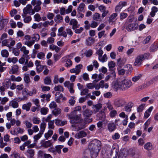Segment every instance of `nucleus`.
I'll use <instances>...</instances> for the list:
<instances>
[{"label": "nucleus", "instance_id": "1", "mask_svg": "<svg viewBox=\"0 0 158 158\" xmlns=\"http://www.w3.org/2000/svg\"><path fill=\"white\" fill-rule=\"evenodd\" d=\"M101 142L98 140L95 139L91 142L89 148L92 158L97 157L101 149Z\"/></svg>", "mask_w": 158, "mask_h": 158}, {"label": "nucleus", "instance_id": "41", "mask_svg": "<svg viewBox=\"0 0 158 158\" xmlns=\"http://www.w3.org/2000/svg\"><path fill=\"white\" fill-rule=\"evenodd\" d=\"M63 145H58L55 146V150L56 152H57L59 154H60L61 153V149L63 148Z\"/></svg>", "mask_w": 158, "mask_h": 158}, {"label": "nucleus", "instance_id": "37", "mask_svg": "<svg viewBox=\"0 0 158 158\" xmlns=\"http://www.w3.org/2000/svg\"><path fill=\"white\" fill-rule=\"evenodd\" d=\"M46 124L44 122L41 123L40 125V132L43 134L44 131L45 129Z\"/></svg>", "mask_w": 158, "mask_h": 158}, {"label": "nucleus", "instance_id": "56", "mask_svg": "<svg viewBox=\"0 0 158 158\" xmlns=\"http://www.w3.org/2000/svg\"><path fill=\"white\" fill-rule=\"evenodd\" d=\"M43 134H42L40 132L37 135H34V139L35 140V142H37V141L41 137L42 135Z\"/></svg>", "mask_w": 158, "mask_h": 158}, {"label": "nucleus", "instance_id": "5", "mask_svg": "<svg viewBox=\"0 0 158 158\" xmlns=\"http://www.w3.org/2000/svg\"><path fill=\"white\" fill-rule=\"evenodd\" d=\"M106 150L107 152H109L110 155L112 156L113 155V158H116L118 156V150L114 145L112 146L108 145L106 146Z\"/></svg>", "mask_w": 158, "mask_h": 158}, {"label": "nucleus", "instance_id": "58", "mask_svg": "<svg viewBox=\"0 0 158 158\" xmlns=\"http://www.w3.org/2000/svg\"><path fill=\"white\" fill-rule=\"evenodd\" d=\"M145 105V104H142L139 105L137 109V112H142L143 111Z\"/></svg>", "mask_w": 158, "mask_h": 158}, {"label": "nucleus", "instance_id": "45", "mask_svg": "<svg viewBox=\"0 0 158 158\" xmlns=\"http://www.w3.org/2000/svg\"><path fill=\"white\" fill-rule=\"evenodd\" d=\"M1 54L2 56L3 57H7L9 56V52L6 49L2 50L1 52Z\"/></svg>", "mask_w": 158, "mask_h": 158}, {"label": "nucleus", "instance_id": "33", "mask_svg": "<svg viewBox=\"0 0 158 158\" xmlns=\"http://www.w3.org/2000/svg\"><path fill=\"white\" fill-rule=\"evenodd\" d=\"M117 64L118 65V67H122L125 63V61L124 60H121V58H119L117 60Z\"/></svg>", "mask_w": 158, "mask_h": 158}, {"label": "nucleus", "instance_id": "11", "mask_svg": "<svg viewBox=\"0 0 158 158\" xmlns=\"http://www.w3.org/2000/svg\"><path fill=\"white\" fill-rule=\"evenodd\" d=\"M31 39L30 35H26L25 36L23 40H25V41L24 42V44L27 45L29 47H31L32 46L33 43L32 40H30Z\"/></svg>", "mask_w": 158, "mask_h": 158}, {"label": "nucleus", "instance_id": "31", "mask_svg": "<svg viewBox=\"0 0 158 158\" xmlns=\"http://www.w3.org/2000/svg\"><path fill=\"white\" fill-rule=\"evenodd\" d=\"M158 49V44L156 43L152 44L150 47V51L151 52H154Z\"/></svg>", "mask_w": 158, "mask_h": 158}, {"label": "nucleus", "instance_id": "38", "mask_svg": "<svg viewBox=\"0 0 158 158\" xmlns=\"http://www.w3.org/2000/svg\"><path fill=\"white\" fill-rule=\"evenodd\" d=\"M54 22L53 20H51L49 22L48 21H46L43 23V26L45 27H48V25L50 26L52 25L54 23Z\"/></svg>", "mask_w": 158, "mask_h": 158}, {"label": "nucleus", "instance_id": "6", "mask_svg": "<svg viewBox=\"0 0 158 158\" xmlns=\"http://www.w3.org/2000/svg\"><path fill=\"white\" fill-rule=\"evenodd\" d=\"M35 13V11L32 9V6L30 4H28L26 7L23 10V13L22 15L23 18L26 16L27 14H28L31 15H33Z\"/></svg>", "mask_w": 158, "mask_h": 158}, {"label": "nucleus", "instance_id": "26", "mask_svg": "<svg viewBox=\"0 0 158 158\" xmlns=\"http://www.w3.org/2000/svg\"><path fill=\"white\" fill-rule=\"evenodd\" d=\"M9 106H12L14 108H17L19 107V104L14 99L10 101Z\"/></svg>", "mask_w": 158, "mask_h": 158}, {"label": "nucleus", "instance_id": "59", "mask_svg": "<svg viewBox=\"0 0 158 158\" xmlns=\"http://www.w3.org/2000/svg\"><path fill=\"white\" fill-rule=\"evenodd\" d=\"M142 77V75L140 74L137 76L133 77L132 78V81L134 82H136L140 79Z\"/></svg>", "mask_w": 158, "mask_h": 158}, {"label": "nucleus", "instance_id": "15", "mask_svg": "<svg viewBox=\"0 0 158 158\" xmlns=\"http://www.w3.org/2000/svg\"><path fill=\"white\" fill-rule=\"evenodd\" d=\"M152 83L153 81H150L148 82L146 84H143L137 87L136 89V90L138 91L142 90L145 88H147Z\"/></svg>", "mask_w": 158, "mask_h": 158}, {"label": "nucleus", "instance_id": "3", "mask_svg": "<svg viewBox=\"0 0 158 158\" xmlns=\"http://www.w3.org/2000/svg\"><path fill=\"white\" fill-rule=\"evenodd\" d=\"M76 114L72 112L69 115L70 122L71 123H77L83 121L81 118V114L76 115Z\"/></svg>", "mask_w": 158, "mask_h": 158}, {"label": "nucleus", "instance_id": "61", "mask_svg": "<svg viewBox=\"0 0 158 158\" xmlns=\"http://www.w3.org/2000/svg\"><path fill=\"white\" fill-rule=\"evenodd\" d=\"M104 75L102 73H100L98 75V77L97 80H95L94 81L96 82H98L99 80L103 79L104 77Z\"/></svg>", "mask_w": 158, "mask_h": 158}, {"label": "nucleus", "instance_id": "52", "mask_svg": "<svg viewBox=\"0 0 158 158\" xmlns=\"http://www.w3.org/2000/svg\"><path fill=\"white\" fill-rule=\"evenodd\" d=\"M48 109L47 107H43L41 109L40 112L42 114L45 115L47 114Z\"/></svg>", "mask_w": 158, "mask_h": 158}, {"label": "nucleus", "instance_id": "19", "mask_svg": "<svg viewBox=\"0 0 158 158\" xmlns=\"http://www.w3.org/2000/svg\"><path fill=\"white\" fill-rule=\"evenodd\" d=\"M40 35L38 34H34L32 35L31 37L32 42H33L32 45L34 44L35 41L37 42L40 40Z\"/></svg>", "mask_w": 158, "mask_h": 158}, {"label": "nucleus", "instance_id": "4", "mask_svg": "<svg viewBox=\"0 0 158 158\" xmlns=\"http://www.w3.org/2000/svg\"><path fill=\"white\" fill-rule=\"evenodd\" d=\"M128 156L131 158H141L140 152L137 150L132 148L129 149L127 151Z\"/></svg>", "mask_w": 158, "mask_h": 158}, {"label": "nucleus", "instance_id": "18", "mask_svg": "<svg viewBox=\"0 0 158 158\" xmlns=\"http://www.w3.org/2000/svg\"><path fill=\"white\" fill-rule=\"evenodd\" d=\"M55 123L57 126H63L67 124L66 121H61L58 118L55 119Z\"/></svg>", "mask_w": 158, "mask_h": 158}, {"label": "nucleus", "instance_id": "25", "mask_svg": "<svg viewBox=\"0 0 158 158\" xmlns=\"http://www.w3.org/2000/svg\"><path fill=\"white\" fill-rule=\"evenodd\" d=\"M115 63L113 61L109 62L108 63V66L109 68V71L115 70V69H114V68L115 66Z\"/></svg>", "mask_w": 158, "mask_h": 158}, {"label": "nucleus", "instance_id": "43", "mask_svg": "<svg viewBox=\"0 0 158 158\" xmlns=\"http://www.w3.org/2000/svg\"><path fill=\"white\" fill-rule=\"evenodd\" d=\"M8 22V19H2L1 21V27L3 28L6 25Z\"/></svg>", "mask_w": 158, "mask_h": 158}, {"label": "nucleus", "instance_id": "9", "mask_svg": "<svg viewBox=\"0 0 158 158\" xmlns=\"http://www.w3.org/2000/svg\"><path fill=\"white\" fill-rule=\"evenodd\" d=\"M127 5V2L125 1L120 2L118 4L116 5L115 8V11L116 12H119L120 11L122 8Z\"/></svg>", "mask_w": 158, "mask_h": 158}, {"label": "nucleus", "instance_id": "17", "mask_svg": "<svg viewBox=\"0 0 158 158\" xmlns=\"http://www.w3.org/2000/svg\"><path fill=\"white\" fill-rule=\"evenodd\" d=\"M107 128L110 132H112L116 129V125L113 123H109L108 124Z\"/></svg>", "mask_w": 158, "mask_h": 158}, {"label": "nucleus", "instance_id": "21", "mask_svg": "<svg viewBox=\"0 0 158 158\" xmlns=\"http://www.w3.org/2000/svg\"><path fill=\"white\" fill-rule=\"evenodd\" d=\"M86 133L83 131H81L76 134L75 135V137L77 139H79L85 136Z\"/></svg>", "mask_w": 158, "mask_h": 158}, {"label": "nucleus", "instance_id": "23", "mask_svg": "<svg viewBox=\"0 0 158 158\" xmlns=\"http://www.w3.org/2000/svg\"><path fill=\"white\" fill-rule=\"evenodd\" d=\"M93 113L92 111L88 109H86L83 111V115L86 117L90 116Z\"/></svg>", "mask_w": 158, "mask_h": 158}, {"label": "nucleus", "instance_id": "46", "mask_svg": "<svg viewBox=\"0 0 158 158\" xmlns=\"http://www.w3.org/2000/svg\"><path fill=\"white\" fill-rule=\"evenodd\" d=\"M135 25L134 23H130L126 27V29L128 31H131L134 30V27Z\"/></svg>", "mask_w": 158, "mask_h": 158}, {"label": "nucleus", "instance_id": "12", "mask_svg": "<svg viewBox=\"0 0 158 158\" xmlns=\"http://www.w3.org/2000/svg\"><path fill=\"white\" fill-rule=\"evenodd\" d=\"M69 24L72 25V28L74 30L79 27L80 24H78L77 21L75 19H71L70 22Z\"/></svg>", "mask_w": 158, "mask_h": 158}, {"label": "nucleus", "instance_id": "7", "mask_svg": "<svg viewBox=\"0 0 158 158\" xmlns=\"http://www.w3.org/2000/svg\"><path fill=\"white\" fill-rule=\"evenodd\" d=\"M31 4L34 6L35 4L36 5L33 9L35 12H38L41 10V7L40 6L42 4V2L40 0H32L31 2Z\"/></svg>", "mask_w": 158, "mask_h": 158}, {"label": "nucleus", "instance_id": "36", "mask_svg": "<svg viewBox=\"0 0 158 158\" xmlns=\"http://www.w3.org/2000/svg\"><path fill=\"white\" fill-rule=\"evenodd\" d=\"M101 88H105L106 89H107L108 88L109 85L108 83H104V81L103 80L101 81L99 83Z\"/></svg>", "mask_w": 158, "mask_h": 158}, {"label": "nucleus", "instance_id": "47", "mask_svg": "<svg viewBox=\"0 0 158 158\" xmlns=\"http://www.w3.org/2000/svg\"><path fill=\"white\" fill-rule=\"evenodd\" d=\"M28 90L26 89H24L22 91V93L23 95V97L25 99H27L28 97Z\"/></svg>", "mask_w": 158, "mask_h": 158}, {"label": "nucleus", "instance_id": "30", "mask_svg": "<svg viewBox=\"0 0 158 158\" xmlns=\"http://www.w3.org/2000/svg\"><path fill=\"white\" fill-rule=\"evenodd\" d=\"M52 145V143H51V141L50 140L45 141L42 144V146L45 148L51 147Z\"/></svg>", "mask_w": 158, "mask_h": 158}, {"label": "nucleus", "instance_id": "48", "mask_svg": "<svg viewBox=\"0 0 158 158\" xmlns=\"http://www.w3.org/2000/svg\"><path fill=\"white\" fill-rule=\"evenodd\" d=\"M44 84L48 85L50 84L52 82L50 77L48 76L45 77L44 79Z\"/></svg>", "mask_w": 158, "mask_h": 158}, {"label": "nucleus", "instance_id": "29", "mask_svg": "<svg viewBox=\"0 0 158 158\" xmlns=\"http://www.w3.org/2000/svg\"><path fill=\"white\" fill-rule=\"evenodd\" d=\"M18 69V66L16 65H15L12 66V69L9 71V73L10 74H15L17 73Z\"/></svg>", "mask_w": 158, "mask_h": 158}, {"label": "nucleus", "instance_id": "10", "mask_svg": "<svg viewBox=\"0 0 158 158\" xmlns=\"http://www.w3.org/2000/svg\"><path fill=\"white\" fill-rule=\"evenodd\" d=\"M108 73V75H107L105 78V81H107L111 79H113L116 77V73L115 70H112L111 71H109Z\"/></svg>", "mask_w": 158, "mask_h": 158}, {"label": "nucleus", "instance_id": "53", "mask_svg": "<svg viewBox=\"0 0 158 158\" xmlns=\"http://www.w3.org/2000/svg\"><path fill=\"white\" fill-rule=\"evenodd\" d=\"M7 61L9 63L13 62V63H15L18 61V59L16 57L9 58Z\"/></svg>", "mask_w": 158, "mask_h": 158}, {"label": "nucleus", "instance_id": "32", "mask_svg": "<svg viewBox=\"0 0 158 158\" xmlns=\"http://www.w3.org/2000/svg\"><path fill=\"white\" fill-rule=\"evenodd\" d=\"M61 110L60 108H56L52 111V113L54 115L57 116L61 113Z\"/></svg>", "mask_w": 158, "mask_h": 158}, {"label": "nucleus", "instance_id": "44", "mask_svg": "<svg viewBox=\"0 0 158 158\" xmlns=\"http://www.w3.org/2000/svg\"><path fill=\"white\" fill-rule=\"evenodd\" d=\"M53 134V131L51 130H49L47 133H46L44 135L45 138L47 139L50 137Z\"/></svg>", "mask_w": 158, "mask_h": 158}, {"label": "nucleus", "instance_id": "60", "mask_svg": "<svg viewBox=\"0 0 158 158\" xmlns=\"http://www.w3.org/2000/svg\"><path fill=\"white\" fill-rule=\"evenodd\" d=\"M86 86L88 89H92L95 88V84L92 83H89L86 84Z\"/></svg>", "mask_w": 158, "mask_h": 158}, {"label": "nucleus", "instance_id": "35", "mask_svg": "<svg viewBox=\"0 0 158 158\" xmlns=\"http://www.w3.org/2000/svg\"><path fill=\"white\" fill-rule=\"evenodd\" d=\"M11 84L10 80L9 79H5L4 82L3 83V86L6 87L7 88L9 87Z\"/></svg>", "mask_w": 158, "mask_h": 158}, {"label": "nucleus", "instance_id": "50", "mask_svg": "<svg viewBox=\"0 0 158 158\" xmlns=\"http://www.w3.org/2000/svg\"><path fill=\"white\" fill-rule=\"evenodd\" d=\"M48 128L49 129H53L55 127L54 125V120H51L48 123Z\"/></svg>", "mask_w": 158, "mask_h": 158}, {"label": "nucleus", "instance_id": "64", "mask_svg": "<svg viewBox=\"0 0 158 158\" xmlns=\"http://www.w3.org/2000/svg\"><path fill=\"white\" fill-rule=\"evenodd\" d=\"M72 65V62L71 60L69 59H67L66 61L65 66L67 67H69Z\"/></svg>", "mask_w": 158, "mask_h": 158}, {"label": "nucleus", "instance_id": "42", "mask_svg": "<svg viewBox=\"0 0 158 158\" xmlns=\"http://www.w3.org/2000/svg\"><path fill=\"white\" fill-rule=\"evenodd\" d=\"M24 80L25 82L27 84H28L30 82V78L29 75L25 73L24 75Z\"/></svg>", "mask_w": 158, "mask_h": 158}, {"label": "nucleus", "instance_id": "24", "mask_svg": "<svg viewBox=\"0 0 158 158\" xmlns=\"http://www.w3.org/2000/svg\"><path fill=\"white\" fill-rule=\"evenodd\" d=\"M31 103L30 102H29L27 104H24L22 106V109L26 110L27 111H28L30 110V107H31Z\"/></svg>", "mask_w": 158, "mask_h": 158}, {"label": "nucleus", "instance_id": "54", "mask_svg": "<svg viewBox=\"0 0 158 158\" xmlns=\"http://www.w3.org/2000/svg\"><path fill=\"white\" fill-rule=\"evenodd\" d=\"M45 66L42 65H40L36 67V69L37 72L38 73L41 72L44 69V67Z\"/></svg>", "mask_w": 158, "mask_h": 158}, {"label": "nucleus", "instance_id": "20", "mask_svg": "<svg viewBox=\"0 0 158 158\" xmlns=\"http://www.w3.org/2000/svg\"><path fill=\"white\" fill-rule=\"evenodd\" d=\"M54 20L57 23H60L63 22V18L62 16L59 14L56 15L54 18Z\"/></svg>", "mask_w": 158, "mask_h": 158}, {"label": "nucleus", "instance_id": "57", "mask_svg": "<svg viewBox=\"0 0 158 158\" xmlns=\"http://www.w3.org/2000/svg\"><path fill=\"white\" fill-rule=\"evenodd\" d=\"M90 95V94H89L87 95L85 97H81L79 99V102L81 103H83L86 100L87 96H89Z\"/></svg>", "mask_w": 158, "mask_h": 158}, {"label": "nucleus", "instance_id": "49", "mask_svg": "<svg viewBox=\"0 0 158 158\" xmlns=\"http://www.w3.org/2000/svg\"><path fill=\"white\" fill-rule=\"evenodd\" d=\"M54 89L55 91H58L60 92H63L64 90L63 87L60 85L56 86L54 88Z\"/></svg>", "mask_w": 158, "mask_h": 158}, {"label": "nucleus", "instance_id": "39", "mask_svg": "<svg viewBox=\"0 0 158 158\" xmlns=\"http://www.w3.org/2000/svg\"><path fill=\"white\" fill-rule=\"evenodd\" d=\"M85 7V4L84 3H81L77 9L78 11L80 12H84L85 11V10L84 9Z\"/></svg>", "mask_w": 158, "mask_h": 158}, {"label": "nucleus", "instance_id": "34", "mask_svg": "<svg viewBox=\"0 0 158 158\" xmlns=\"http://www.w3.org/2000/svg\"><path fill=\"white\" fill-rule=\"evenodd\" d=\"M102 105L101 103H98L97 104L93 105V108H95V109L94 110V111L95 112L99 111L100 109L102 107Z\"/></svg>", "mask_w": 158, "mask_h": 158}, {"label": "nucleus", "instance_id": "22", "mask_svg": "<svg viewBox=\"0 0 158 158\" xmlns=\"http://www.w3.org/2000/svg\"><path fill=\"white\" fill-rule=\"evenodd\" d=\"M49 48L52 51L55 50L56 52H58L61 48L53 44H51L49 45Z\"/></svg>", "mask_w": 158, "mask_h": 158}, {"label": "nucleus", "instance_id": "14", "mask_svg": "<svg viewBox=\"0 0 158 158\" xmlns=\"http://www.w3.org/2000/svg\"><path fill=\"white\" fill-rule=\"evenodd\" d=\"M95 42L94 38L89 37L85 40V44L87 46H91Z\"/></svg>", "mask_w": 158, "mask_h": 158}, {"label": "nucleus", "instance_id": "62", "mask_svg": "<svg viewBox=\"0 0 158 158\" xmlns=\"http://www.w3.org/2000/svg\"><path fill=\"white\" fill-rule=\"evenodd\" d=\"M89 92V89H88L85 88L81 90V95L82 96L85 95L86 94H88Z\"/></svg>", "mask_w": 158, "mask_h": 158}, {"label": "nucleus", "instance_id": "40", "mask_svg": "<svg viewBox=\"0 0 158 158\" xmlns=\"http://www.w3.org/2000/svg\"><path fill=\"white\" fill-rule=\"evenodd\" d=\"M98 60L100 61L103 63L107 61V57L106 54H105L103 56H100V58L98 57Z\"/></svg>", "mask_w": 158, "mask_h": 158}, {"label": "nucleus", "instance_id": "13", "mask_svg": "<svg viewBox=\"0 0 158 158\" xmlns=\"http://www.w3.org/2000/svg\"><path fill=\"white\" fill-rule=\"evenodd\" d=\"M143 60V59L139 55L136 58L134 65L135 66H139L142 64Z\"/></svg>", "mask_w": 158, "mask_h": 158}, {"label": "nucleus", "instance_id": "51", "mask_svg": "<svg viewBox=\"0 0 158 158\" xmlns=\"http://www.w3.org/2000/svg\"><path fill=\"white\" fill-rule=\"evenodd\" d=\"M118 14L117 13H114L112 14L110 17L108 21L109 23L112 21L117 16Z\"/></svg>", "mask_w": 158, "mask_h": 158}, {"label": "nucleus", "instance_id": "2", "mask_svg": "<svg viewBox=\"0 0 158 158\" xmlns=\"http://www.w3.org/2000/svg\"><path fill=\"white\" fill-rule=\"evenodd\" d=\"M132 85V83L130 80L125 79L118 83H115L114 87L115 89H121L125 90L128 89Z\"/></svg>", "mask_w": 158, "mask_h": 158}, {"label": "nucleus", "instance_id": "8", "mask_svg": "<svg viewBox=\"0 0 158 158\" xmlns=\"http://www.w3.org/2000/svg\"><path fill=\"white\" fill-rule=\"evenodd\" d=\"M126 103L124 99L118 98L114 100V105L117 107H121L123 106Z\"/></svg>", "mask_w": 158, "mask_h": 158}, {"label": "nucleus", "instance_id": "27", "mask_svg": "<svg viewBox=\"0 0 158 158\" xmlns=\"http://www.w3.org/2000/svg\"><path fill=\"white\" fill-rule=\"evenodd\" d=\"M126 156L125 150L123 149L120 151L118 158H126Z\"/></svg>", "mask_w": 158, "mask_h": 158}, {"label": "nucleus", "instance_id": "16", "mask_svg": "<svg viewBox=\"0 0 158 158\" xmlns=\"http://www.w3.org/2000/svg\"><path fill=\"white\" fill-rule=\"evenodd\" d=\"M35 151L32 149H28L25 152V154L28 158H34Z\"/></svg>", "mask_w": 158, "mask_h": 158}, {"label": "nucleus", "instance_id": "28", "mask_svg": "<svg viewBox=\"0 0 158 158\" xmlns=\"http://www.w3.org/2000/svg\"><path fill=\"white\" fill-rule=\"evenodd\" d=\"M144 148L148 151L150 150L152 148V145L151 143L148 142L144 144Z\"/></svg>", "mask_w": 158, "mask_h": 158}, {"label": "nucleus", "instance_id": "55", "mask_svg": "<svg viewBox=\"0 0 158 158\" xmlns=\"http://www.w3.org/2000/svg\"><path fill=\"white\" fill-rule=\"evenodd\" d=\"M143 60L145 59H148L150 56V54L148 53H145L142 55H139Z\"/></svg>", "mask_w": 158, "mask_h": 158}, {"label": "nucleus", "instance_id": "63", "mask_svg": "<svg viewBox=\"0 0 158 158\" xmlns=\"http://www.w3.org/2000/svg\"><path fill=\"white\" fill-rule=\"evenodd\" d=\"M107 152L106 148L105 152L104 154H103V158H110V157L111 156L109 153V152Z\"/></svg>", "mask_w": 158, "mask_h": 158}]
</instances>
